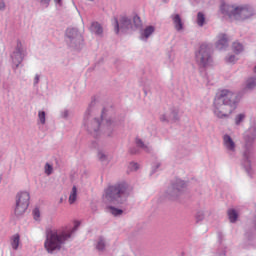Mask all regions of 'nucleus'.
<instances>
[{
  "instance_id": "31",
  "label": "nucleus",
  "mask_w": 256,
  "mask_h": 256,
  "mask_svg": "<svg viewBox=\"0 0 256 256\" xmlns=\"http://www.w3.org/2000/svg\"><path fill=\"white\" fill-rule=\"evenodd\" d=\"M196 23L198 27H203V25H205V14H203V12H198Z\"/></svg>"
},
{
  "instance_id": "22",
  "label": "nucleus",
  "mask_w": 256,
  "mask_h": 256,
  "mask_svg": "<svg viewBox=\"0 0 256 256\" xmlns=\"http://www.w3.org/2000/svg\"><path fill=\"white\" fill-rule=\"evenodd\" d=\"M242 165L246 169L247 173L251 175V152L244 153V160Z\"/></svg>"
},
{
  "instance_id": "26",
  "label": "nucleus",
  "mask_w": 256,
  "mask_h": 256,
  "mask_svg": "<svg viewBox=\"0 0 256 256\" xmlns=\"http://www.w3.org/2000/svg\"><path fill=\"white\" fill-rule=\"evenodd\" d=\"M97 158L101 161V163H109V152L105 150H99Z\"/></svg>"
},
{
  "instance_id": "43",
  "label": "nucleus",
  "mask_w": 256,
  "mask_h": 256,
  "mask_svg": "<svg viewBox=\"0 0 256 256\" xmlns=\"http://www.w3.org/2000/svg\"><path fill=\"white\" fill-rule=\"evenodd\" d=\"M40 3L44 7H49V4L51 3V0H40Z\"/></svg>"
},
{
  "instance_id": "46",
  "label": "nucleus",
  "mask_w": 256,
  "mask_h": 256,
  "mask_svg": "<svg viewBox=\"0 0 256 256\" xmlns=\"http://www.w3.org/2000/svg\"><path fill=\"white\" fill-rule=\"evenodd\" d=\"M39 79H40L39 74H36L35 77H34V85H38L39 84Z\"/></svg>"
},
{
  "instance_id": "20",
  "label": "nucleus",
  "mask_w": 256,
  "mask_h": 256,
  "mask_svg": "<svg viewBox=\"0 0 256 256\" xmlns=\"http://www.w3.org/2000/svg\"><path fill=\"white\" fill-rule=\"evenodd\" d=\"M10 245L13 251H18L21 245V235L16 233L10 237Z\"/></svg>"
},
{
  "instance_id": "42",
  "label": "nucleus",
  "mask_w": 256,
  "mask_h": 256,
  "mask_svg": "<svg viewBox=\"0 0 256 256\" xmlns=\"http://www.w3.org/2000/svg\"><path fill=\"white\" fill-rule=\"evenodd\" d=\"M61 117H62V119H67V117H69V110H67V109L62 110Z\"/></svg>"
},
{
  "instance_id": "5",
  "label": "nucleus",
  "mask_w": 256,
  "mask_h": 256,
  "mask_svg": "<svg viewBox=\"0 0 256 256\" xmlns=\"http://www.w3.org/2000/svg\"><path fill=\"white\" fill-rule=\"evenodd\" d=\"M195 59L197 65L202 69L213 67V52L211 51V45L207 43L201 44L198 51L195 53Z\"/></svg>"
},
{
  "instance_id": "17",
  "label": "nucleus",
  "mask_w": 256,
  "mask_h": 256,
  "mask_svg": "<svg viewBox=\"0 0 256 256\" xmlns=\"http://www.w3.org/2000/svg\"><path fill=\"white\" fill-rule=\"evenodd\" d=\"M216 247L217 253L215 256H225V236L223 235V233H218Z\"/></svg>"
},
{
  "instance_id": "21",
  "label": "nucleus",
  "mask_w": 256,
  "mask_h": 256,
  "mask_svg": "<svg viewBox=\"0 0 256 256\" xmlns=\"http://www.w3.org/2000/svg\"><path fill=\"white\" fill-rule=\"evenodd\" d=\"M90 31L98 37H103V26L99 22H92L90 26Z\"/></svg>"
},
{
  "instance_id": "4",
  "label": "nucleus",
  "mask_w": 256,
  "mask_h": 256,
  "mask_svg": "<svg viewBox=\"0 0 256 256\" xmlns=\"http://www.w3.org/2000/svg\"><path fill=\"white\" fill-rule=\"evenodd\" d=\"M127 197H129V184L120 182L106 188L102 199L106 205H123Z\"/></svg>"
},
{
  "instance_id": "48",
  "label": "nucleus",
  "mask_w": 256,
  "mask_h": 256,
  "mask_svg": "<svg viewBox=\"0 0 256 256\" xmlns=\"http://www.w3.org/2000/svg\"><path fill=\"white\" fill-rule=\"evenodd\" d=\"M54 3L61 7L63 5V0H54Z\"/></svg>"
},
{
  "instance_id": "13",
  "label": "nucleus",
  "mask_w": 256,
  "mask_h": 256,
  "mask_svg": "<svg viewBox=\"0 0 256 256\" xmlns=\"http://www.w3.org/2000/svg\"><path fill=\"white\" fill-rule=\"evenodd\" d=\"M187 188V183L181 179H177L172 186L173 192L170 194L172 199H175L179 193H183Z\"/></svg>"
},
{
  "instance_id": "28",
  "label": "nucleus",
  "mask_w": 256,
  "mask_h": 256,
  "mask_svg": "<svg viewBox=\"0 0 256 256\" xmlns=\"http://www.w3.org/2000/svg\"><path fill=\"white\" fill-rule=\"evenodd\" d=\"M70 205L77 201V186H73L68 199Z\"/></svg>"
},
{
  "instance_id": "11",
  "label": "nucleus",
  "mask_w": 256,
  "mask_h": 256,
  "mask_svg": "<svg viewBox=\"0 0 256 256\" xmlns=\"http://www.w3.org/2000/svg\"><path fill=\"white\" fill-rule=\"evenodd\" d=\"M23 59H25V51L23 50L21 43H18L11 54L12 67L14 71L19 67L21 63H23Z\"/></svg>"
},
{
  "instance_id": "2",
  "label": "nucleus",
  "mask_w": 256,
  "mask_h": 256,
  "mask_svg": "<svg viewBox=\"0 0 256 256\" xmlns=\"http://www.w3.org/2000/svg\"><path fill=\"white\" fill-rule=\"evenodd\" d=\"M91 113L90 105L84 114L83 127L85 131L92 135V137H99V135H101V131H104L107 137H111L115 127L118 125L117 120L113 117L107 118V109L105 108L102 110L101 120L93 117ZM101 121L103 125H101Z\"/></svg>"
},
{
  "instance_id": "10",
  "label": "nucleus",
  "mask_w": 256,
  "mask_h": 256,
  "mask_svg": "<svg viewBox=\"0 0 256 256\" xmlns=\"http://www.w3.org/2000/svg\"><path fill=\"white\" fill-rule=\"evenodd\" d=\"M241 101V95L231 90H225V103L226 107H230V113L237 109V105Z\"/></svg>"
},
{
  "instance_id": "29",
  "label": "nucleus",
  "mask_w": 256,
  "mask_h": 256,
  "mask_svg": "<svg viewBox=\"0 0 256 256\" xmlns=\"http://www.w3.org/2000/svg\"><path fill=\"white\" fill-rule=\"evenodd\" d=\"M228 217H229L230 223H235V221H237L239 217V214L237 213L236 210L232 209L228 211Z\"/></svg>"
},
{
  "instance_id": "16",
  "label": "nucleus",
  "mask_w": 256,
  "mask_h": 256,
  "mask_svg": "<svg viewBox=\"0 0 256 256\" xmlns=\"http://www.w3.org/2000/svg\"><path fill=\"white\" fill-rule=\"evenodd\" d=\"M155 29L156 28L153 25L146 26L144 29H142L140 31V41H144V43H147L149 37H151L153 33H155Z\"/></svg>"
},
{
  "instance_id": "35",
  "label": "nucleus",
  "mask_w": 256,
  "mask_h": 256,
  "mask_svg": "<svg viewBox=\"0 0 256 256\" xmlns=\"http://www.w3.org/2000/svg\"><path fill=\"white\" fill-rule=\"evenodd\" d=\"M161 169V162L156 161L152 164L150 175H155V173L158 172V170Z\"/></svg>"
},
{
  "instance_id": "15",
  "label": "nucleus",
  "mask_w": 256,
  "mask_h": 256,
  "mask_svg": "<svg viewBox=\"0 0 256 256\" xmlns=\"http://www.w3.org/2000/svg\"><path fill=\"white\" fill-rule=\"evenodd\" d=\"M179 119V109L172 108L170 112H166L160 116V121L169 122V121H177Z\"/></svg>"
},
{
  "instance_id": "27",
  "label": "nucleus",
  "mask_w": 256,
  "mask_h": 256,
  "mask_svg": "<svg viewBox=\"0 0 256 256\" xmlns=\"http://www.w3.org/2000/svg\"><path fill=\"white\" fill-rule=\"evenodd\" d=\"M106 210L114 217H119L120 215H123V211L121 209L115 208L113 206H107Z\"/></svg>"
},
{
  "instance_id": "39",
  "label": "nucleus",
  "mask_w": 256,
  "mask_h": 256,
  "mask_svg": "<svg viewBox=\"0 0 256 256\" xmlns=\"http://www.w3.org/2000/svg\"><path fill=\"white\" fill-rule=\"evenodd\" d=\"M128 169L131 172L138 171L139 170V163H137V162H130L129 165H128Z\"/></svg>"
},
{
  "instance_id": "37",
  "label": "nucleus",
  "mask_w": 256,
  "mask_h": 256,
  "mask_svg": "<svg viewBox=\"0 0 256 256\" xmlns=\"http://www.w3.org/2000/svg\"><path fill=\"white\" fill-rule=\"evenodd\" d=\"M133 25H134L135 29H139V27H141V25H142L141 17H139L138 15H135L133 17Z\"/></svg>"
},
{
  "instance_id": "9",
  "label": "nucleus",
  "mask_w": 256,
  "mask_h": 256,
  "mask_svg": "<svg viewBox=\"0 0 256 256\" xmlns=\"http://www.w3.org/2000/svg\"><path fill=\"white\" fill-rule=\"evenodd\" d=\"M114 31L116 34H119V31L122 33H127L129 29H133V23H131V18L127 15H122L119 19H113Z\"/></svg>"
},
{
  "instance_id": "34",
  "label": "nucleus",
  "mask_w": 256,
  "mask_h": 256,
  "mask_svg": "<svg viewBox=\"0 0 256 256\" xmlns=\"http://www.w3.org/2000/svg\"><path fill=\"white\" fill-rule=\"evenodd\" d=\"M46 123V113L45 111L38 112V125H45Z\"/></svg>"
},
{
  "instance_id": "24",
  "label": "nucleus",
  "mask_w": 256,
  "mask_h": 256,
  "mask_svg": "<svg viewBox=\"0 0 256 256\" xmlns=\"http://www.w3.org/2000/svg\"><path fill=\"white\" fill-rule=\"evenodd\" d=\"M245 89L248 91H253V89H256V77L255 76H251L246 79Z\"/></svg>"
},
{
  "instance_id": "25",
  "label": "nucleus",
  "mask_w": 256,
  "mask_h": 256,
  "mask_svg": "<svg viewBox=\"0 0 256 256\" xmlns=\"http://www.w3.org/2000/svg\"><path fill=\"white\" fill-rule=\"evenodd\" d=\"M136 146L141 149L142 151H145V153H151V146L146 145L143 140L137 138L136 139Z\"/></svg>"
},
{
  "instance_id": "44",
  "label": "nucleus",
  "mask_w": 256,
  "mask_h": 256,
  "mask_svg": "<svg viewBox=\"0 0 256 256\" xmlns=\"http://www.w3.org/2000/svg\"><path fill=\"white\" fill-rule=\"evenodd\" d=\"M220 15H225V3H222L219 9Z\"/></svg>"
},
{
  "instance_id": "30",
  "label": "nucleus",
  "mask_w": 256,
  "mask_h": 256,
  "mask_svg": "<svg viewBox=\"0 0 256 256\" xmlns=\"http://www.w3.org/2000/svg\"><path fill=\"white\" fill-rule=\"evenodd\" d=\"M246 117H247V114H245V113H240V114L236 115L234 118L235 125H241L243 123V121H245Z\"/></svg>"
},
{
  "instance_id": "1",
  "label": "nucleus",
  "mask_w": 256,
  "mask_h": 256,
  "mask_svg": "<svg viewBox=\"0 0 256 256\" xmlns=\"http://www.w3.org/2000/svg\"><path fill=\"white\" fill-rule=\"evenodd\" d=\"M81 226V222L74 221V225L66 224L58 228L47 227L45 230L44 249L47 253L53 255L63 249V245H66L75 237V232Z\"/></svg>"
},
{
  "instance_id": "45",
  "label": "nucleus",
  "mask_w": 256,
  "mask_h": 256,
  "mask_svg": "<svg viewBox=\"0 0 256 256\" xmlns=\"http://www.w3.org/2000/svg\"><path fill=\"white\" fill-rule=\"evenodd\" d=\"M5 1L4 0H0V11H5Z\"/></svg>"
},
{
  "instance_id": "12",
  "label": "nucleus",
  "mask_w": 256,
  "mask_h": 256,
  "mask_svg": "<svg viewBox=\"0 0 256 256\" xmlns=\"http://www.w3.org/2000/svg\"><path fill=\"white\" fill-rule=\"evenodd\" d=\"M173 27L177 33H183L185 31V22L179 13H172L170 15Z\"/></svg>"
},
{
  "instance_id": "19",
  "label": "nucleus",
  "mask_w": 256,
  "mask_h": 256,
  "mask_svg": "<svg viewBox=\"0 0 256 256\" xmlns=\"http://www.w3.org/2000/svg\"><path fill=\"white\" fill-rule=\"evenodd\" d=\"M94 247L98 253H105L107 249V240L103 236L98 237L95 240Z\"/></svg>"
},
{
  "instance_id": "3",
  "label": "nucleus",
  "mask_w": 256,
  "mask_h": 256,
  "mask_svg": "<svg viewBox=\"0 0 256 256\" xmlns=\"http://www.w3.org/2000/svg\"><path fill=\"white\" fill-rule=\"evenodd\" d=\"M225 15L230 23H243L255 16V9L250 4L226 3Z\"/></svg>"
},
{
  "instance_id": "41",
  "label": "nucleus",
  "mask_w": 256,
  "mask_h": 256,
  "mask_svg": "<svg viewBox=\"0 0 256 256\" xmlns=\"http://www.w3.org/2000/svg\"><path fill=\"white\" fill-rule=\"evenodd\" d=\"M237 61H238V58L235 55H231L228 58V63H237Z\"/></svg>"
},
{
  "instance_id": "14",
  "label": "nucleus",
  "mask_w": 256,
  "mask_h": 256,
  "mask_svg": "<svg viewBox=\"0 0 256 256\" xmlns=\"http://www.w3.org/2000/svg\"><path fill=\"white\" fill-rule=\"evenodd\" d=\"M237 150V145L235 144V141H233V138L229 135H225V151L226 155H229V157H233L235 155V152Z\"/></svg>"
},
{
  "instance_id": "40",
  "label": "nucleus",
  "mask_w": 256,
  "mask_h": 256,
  "mask_svg": "<svg viewBox=\"0 0 256 256\" xmlns=\"http://www.w3.org/2000/svg\"><path fill=\"white\" fill-rule=\"evenodd\" d=\"M32 214L35 221H39V219H41V211L39 210V208H35Z\"/></svg>"
},
{
  "instance_id": "32",
  "label": "nucleus",
  "mask_w": 256,
  "mask_h": 256,
  "mask_svg": "<svg viewBox=\"0 0 256 256\" xmlns=\"http://www.w3.org/2000/svg\"><path fill=\"white\" fill-rule=\"evenodd\" d=\"M232 49H233L234 53L239 55V53H243V44H241L239 42H234L232 44Z\"/></svg>"
},
{
  "instance_id": "33",
  "label": "nucleus",
  "mask_w": 256,
  "mask_h": 256,
  "mask_svg": "<svg viewBox=\"0 0 256 256\" xmlns=\"http://www.w3.org/2000/svg\"><path fill=\"white\" fill-rule=\"evenodd\" d=\"M174 61H175V52H169L167 54L166 65H168V67H173Z\"/></svg>"
},
{
  "instance_id": "36",
  "label": "nucleus",
  "mask_w": 256,
  "mask_h": 256,
  "mask_svg": "<svg viewBox=\"0 0 256 256\" xmlns=\"http://www.w3.org/2000/svg\"><path fill=\"white\" fill-rule=\"evenodd\" d=\"M44 173L45 175H53V165L50 163H46L44 166Z\"/></svg>"
},
{
  "instance_id": "49",
  "label": "nucleus",
  "mask_w": 256,
  "mask_h": 256,
  "mask_svg": "<svg viewBox=\"0 0 256 256\" xmlns=\"http://www.w3.org/2000/svg\"><path fill=\"white\" fill-rule=\"evenodd\" d=\"M92 147H94V148H95V147H97V146L94 144Z\"/></svg>"
},
{
  "instance_id": "8",
  "label": "nucleus",
  "mask_w": 256,
  "mask_h": 256,
  "mask_svg": "<svg viewBox=\"0 0 256 256\" xmlns=\"http://www.w3.org/2000/svg\"><path fill=\"white\" fill-rule=\"evenodd\" d=\"M213 113L218 119L225 118V90H219L214 98Z\"/></svg>"
},
{
  "instance_id": "18",
  "label": "nucleus",
  "mask_w": 256,
  "mask_h": 256,
  "mask_svg": "<svg viewBox=\"0 0 256 256\" xmlns=\"http://www.w3.org/2000/svg\"><path fill=\"white\" fill-rule=\"evenodd\" d=\"M256 139V127L250 126V128L244 133V140L246 145H251Z\"/></svg>"
},
{
  "instance_id": "7",
  "label": "nucleus",
  "mask_w": 256,
  "mask_h": 256,
  "mask_svg": "<svg viewBox=\"0 0 256 256\" xmlns=\"http://www.w3.org/2000/svg\"><path fill=\"white\" fill-rule=\"evenodd\" d=\"M31 200V195L29 192H20L16 196V206L14 213L16 217H21L29 209V201Z\"/></svg>"
},
{
  "instance_id": "47",
  "label": "nucleus",
  "mask_w": 256,
  "mask_h": 256,
  "mask_svg": "<svg viewBox=\"0 0 256 256\" xmlns=\"http://www.w3.org/2000/svg\"><path fill=\"white\" fill-rule=\"evenodd\" d=\"M130 153L132 155H135V154L139 153V150H137L136 148H130Z\"/></svg>"
},
{
  "instance_id": "50",
  "label": "nucleus",
  "mask_w": 256,
  "mask_h": 256,
  "mask_svg": "<svg viewBox=\"0 0 256 256\" xmlns=\"http://www.w3.org/2000/svg\"><path fill=\"white\" fill-rule=\"evenodd\" d=\"M88 1H91V2H93L94 0H88Z\"/></svg>"
},
{
  "instance_id": "38",
  "label": "nucleus",
  "mask_w": 256,
  "mask_h": 256,
  "mask_svg": "<svg viewBox=\"0 0 256 256\" xmlns=\"http://www.w3.org/2000/svg\"><path fill=\"white\" fill-rule=\"evenodd\" d=\"M207 213L209 212H205L203 210H200L196 213V221L199 222V221H203V219H205V215H207Z\"/></svg>"
},
{
  "instance_id": "23",
  "label": "nucleus",
  "mask_w": 256,
  "mask_h": 256,
  "mask_svg": "<svg viewBox=\"0 0 256 256\" xmlns=\"http://www.w3.org/2000/svg\"><path fill=\"white\" fill-rule=\"evenodd\" d=\"M215 47L218 51H223L225 49V33H221L217 36Z\"/></svg>"
},
{
  "instance_id": "6",
  "label": "nucleus",
  "mask_w": 256,
  "mask_h": 256,
  "mask_svg": "<svg viewBox=\"0 0 256 256\" xmlns=\"http://www.w3.org/2000/svg\"><path fill=\"white\" fill-rule=\"evenodd\" d=\"M65 41L68 47H71L72 49H81V45H83V35H81L77 28H67L65 32Z\"/></svg>"
}]
</instances>
